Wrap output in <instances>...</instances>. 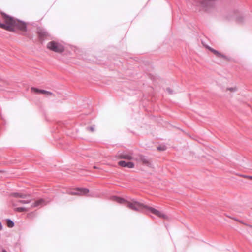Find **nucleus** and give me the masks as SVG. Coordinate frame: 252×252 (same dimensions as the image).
<instances>
[{
	"mask_svg": "<svg viewBox=\"0 0 252 252\" xmlns=\"http://www.w3.org/2000/svg\"><path fill=\"white\" fill-rule=\"evenodd\" d=\"M7 226L9 228H12L14 226V222L10 219L6 220Z\"/></svg>",
	"mask_w": 252,
	"mask_h": 252,
	"instance_id": "4468645a",
	"label": "nucleus"
},
{
	"mask_svg": "<svg viewBox=\"0 0 252 252\" xmlns=\"http://www.w3.org/2000/svg\"><path fill=\"white\" fill-rule=\"evenodd\" d=\"M94 168H95V169H97V167H96L95 166H94Z\"/></svg>",
	"mask_w": 252,
	"mask_h": 252,
	"instance_id": "b1692460",
	"label": "nucleus"
},
{
	"mask_svg": "<svg viewBox=\"0 0 252 252\" xmlns=\"http://www.w3.org/2000/svg\"><path fill=\"white\" fill-rule=\"evenodd\" d=\"M2 252H7V251L5 249H2Z\"/></svg>",
	"mask_w": 252,
	"mask_h": 252,
	"instance_id": "5701e85b",
	"label": "nucleus"
},
{
	"mask_svg": "<svg viewBox=\"0 0 252 252\" xmlns=\"http://www.w3.org/2000/svg\"><path fill=\"white\" fill-rule=\"evenodd\" d=\"M242 18H241V17H238V18H237V21H239V22H242V20L241 19Z\"/></svg>",
	"mask_w": 252,
	"mask_h": 252,
	"instance_id": "412c9836",
	"label": "nucleus"
},
{
	"mask_svg": "<svg viewBox=\"0 0 252 252\" xmlns=\"http://www.w3.org/2000/svg\"><path fill=\"white\" fill-rule=\"evenodd\" d=\"M14 210L15 211L18 212H22L27 211V209L26 208L22 207L16 208Z\"/></svg>",
	"mask_w": 252,
	"mask_h": 252,
	"instance_id": "2eb2a0df",
	"label": "nucleus"
},
{
	"mask_svg": "<svg viewBox=\"0 0 252 252\" xmlns=\"http://www.w3.org/2000/svg\"><path fill=\"white\" fill-rule=\"evenodd\" d=\"M249 178L250 179H252V176H249Z\"/></svg>",
	"mask_w": 252,
	"mask_h": 252,
	"instance_id": "393cba45",
	"label": "nucleus"
},
{
	"mask_svg": "<svg viewBox=\"0 0 252 252\" xmlns=\"http://www.w3.org/2000/svg\"><path fill=\"white\" fill-rule=\"evenodd\" d=\"M113 201H116L120 204H125L128 208L137 212H143L145 210L146 212H150L159 217L163 219H167V217L158 210L152 207H149L142 203L137 201L135 200H132L131 202L125 200L123 198H121L117 196H113L111 197Z\"/></svg>",
	"mask_w": 252,
	"mask_h": 252,
	"instance_id": "f257e3e1",
	"label": "nucleus"
},
{
	"mask_svg": "<svg viewBox=\"0 0 252 252\" xmlns=\"http://www.w3.org/2000/svg\"><path fill=\"white\" fill-rule=\"evenodd\" d=\"M117 157L120 159H125L127 160H134V157L132 156L131 152L126 151H119L117 153Z\"/></svg>",
	"mask_w": 252,
	"mask_h": 252,
	"instance_id": "423d86ee",
	"label": "nucleus"
},
{
	"mask_svg": "<svg viewBox=\"0 0 252 252\" xmlns=\"http://www.w3.org/2000/svg\"><path fill=\"white\" fill-rule=\"evenodd\" d=\"M46 204L45 201L43 199H40L36 200L35 202L33 203L31 206L32 207H36Z\"/></svg>",
	"mask_w": 252,
	"mask_h": 252,
	"instance_id": "9b49d317",
	"label": "nucleus"
},
{
	"mask_svg": "<svg viewBox=\"0 0 252 252\" xmlns=\"http://www.w3.org/2000/svg\"><path fill=\"white\" fill-rule=\"evenodd\" d=\"M157 149L159 151H164L166 149L165 146H159L157 147Z\"/></svg>",
	"mask_w": 252,
	"mask_h": 252,
	"instance_id": "6ab92c4d",
	"label": "nucleus"
},
{
	"mask_svg": "<svg viewBox=\"0 0 252 252\" xmlns=\"http://www.w3.org/2000/svg\"><path fill=\"white\" fill-rule=\"evenodd\" d=\"M2 225L1 222L0 221V230H2Z\"/></svg>",
	"mask_w": 252,
	"mask_h": 252,
	"instance_id": "4be33fe9",
	"label": "nucleus"
},
{
	"mask_svg": "<svg viewBox=\"0 0 252 252\" xmlns=\"http://www.w3.org/2000/svg\"><path fill=\"white\" fill-rule=\"evenodd\" d=\"M47 46L49 49L57 53H62L64 49L63 45L54 41L49 42Z\"/></svg>",
	"mask_w": 252,
	"mask_h": 252,
	"instance_id": "20e7f679",
	"label": "nucleus"
},
{
	"mask_svg": "<svg viewBox=\"0 0 252 252\" xmlns=\"http://www.w3.org/2000/svg\"><path fill=\"white\" fill-rule=\"evenodd\" d=\"M237 89L236 87H230L226 89L227 91H230L232 92H235L237 91Z\"/></svg>",
	"mask_w": 252,
	"mask_h": 252,
	"instance_id": "a211bd4d",
	"label": "nucleus"
},
{
	"mask_svg": "<svg viewBox=\"0 0 252 252\" xmlns=\"http://www.w3.org/2000/svg\"><path fill=\"white\" fill-rule=\"evenodd\" d=\"M89 190L87 188H77L73 190L68 192V194L71 195H86Z\"/></svg>",
	"mask_w": 252,
	"mask_h": 252,
	"instance_id": "0eeeda50",
	"label": "nucleus"
},
{
	"mask_svg": "<svg viewBox=\"0 0 252 252\" xmlns=\"http://www.w3.org/2000/svg\"><path fill=\"white\" fill-rule=\"evenodd\" d=\"M134 160L141 162L145 165L147 166H150L151 165V159L147 156L139 154L134 156Z\"/></svg>",
	"mask_w": 252,
	"mask_h": 252,
	"instance_id": "39448f33",
	"label": "nucleus"
},
{
	"mask_svg": "<svg viewBox=\"0 0 252 252\" xmlns=\"http://www.w3.org/2000/svg\"><path fill=\"white\" fill-rule=\"evenodd\" d=\"M31 202V200H19L18 202L22 204H28L30 203Z\"/></svg>",
	"mask_w": 252,
	"mask_h": 252,
	"instance_id": "f3484780",
	"label": "nucleus"
},
{
	"mask_svg": "<svg viewBox=\"0 0 252 252\" xmlns=\"http://www.w3.org/2000/svg\"><path fill=\"white\" fill-rule=\"evenodd\" d=\"M207 48L211 51L217 57L226 60L227 59V57L223 55L220 53L219 51H218L216 50H215L214 49L209 47L207 46Z\"/></svg>",
	"mask_w": 252,
	"mask_h": 252,
	"instance_id": "1a4fd4ad",
	"label": "nucleus"
},
{
	"mask_svg": "<svg viewBox=\"0 0 252 252\" xmlns=\"http://www.w3.org/2000/svg\"><path fill=\"white\" fill-rule=\"evenodd\" d=\"M37 33L40 38H43L48 35V33L46 30L43 29H38Z\"/></svg>",
	"mask_w": 252,
	"mask_h": 252,
	"instance_id": "f8f14e48",
	"label": "nucleus"
},
{
	"mask_svg": "<svg viewBox=\"0 0 252 252\" xmlns=\"http://www.w3.org/2000/svg\"><path fill=\"white\" fill-rule=\"evenodd\" d=\"M86 129L88 131H91L92 132H93L94 131V130H95V127H94V126H89V127H87L86 128Z\"/></svg>",
	"mask_w": 252,
	"mask_h": 252,
	"instance_id": "dca6fc26",
	"label": "nucleus"
},
{
	"mask_svg": "<svg viewBox=\"0 0 252 252\" xmlns=\"http://www.w3.org/2000/svg\"><path fill=\"white\" fill-rule=\"evenodd\" d=\"M166 91L169 94H174V91L170 88H166Z\"/></svg>",
	"mask_w": 252,
	"mask_h": 252,
	"instance_id": "aec40b11",
	"label": "nucleus"
},
{
	"mask_svg": "<svg viewBox=\"0 0 252 252\" xmlns=\"http://www.w3.org/2000/svg\"><path fill=\"white\" fill-rule=\"evenodd\" d=\"M118 165L123 167H127L128 168H133L134 167V164L133 162L129 161L126 162L124 160H121L119 161Z\"/></svg>",
	"mask_w": 252,
	"mask_h": 252,
	"instance_id": "6e6552de",
	"label": "nucleus"
},
{
	"mask_svg": "<svg viewBox=\"0 0 252 252\" xmlns=\"http://www.w3.org/2000/svg\"><path fill=\"white\" fill-rule=\"evenodd\" d=\"M32 91L37 93L44 94L48 95H54V94L51 92L44 90L39 89L34 87L31 88Z\"/></svg>",
	"mask_w": 252,
	"mask_h": 252,
	"instance_id": "9d476101",
	"label": "nucleus"
},
{
	"mask_svg": "<svg viewBox=\"0 0 252 252\" xmlns=\"http://www.w3.org/2000/svg\"><path fill=\"white\" fill-rule=\"evenodd\" d=\"M9 24L14 25V27L19 30L24 32L27 31V25L25 22L15 19L13 17L9 18Z\"/></svg>",
	"mask_w": 252,
	"mask_h": 252,
	"instance_id": "7ed1b4c3",
	"label": "nucleus"
},
{
	"mask_svg": "<svg viewBox=\"0 0 252 252\" xmlns=\"http://www.w3.org/2000/svg\"><path fill=\"white\" fill-rule=\"evenodd\" d=\"M11 195L16 198H26L27 196H29V194H26L22 193L14 192L11 194Z\"/></svg>",
	"mask_w": 252,
	"mask_h": 252,
	"instance_id": "ddd939ff",
	"label": "nucleus"
},
{
	"mask_svg": "<svg viewBox=\"0 0 252 252\" xmlns=\"http://www.w3.org/2000/svg\"><path fill=\"white\" fill-rule=\"evenodd\" d=\"M1 14L4 20L5 24L2 23L0 22V28H2L3 29L6 30L9 32H14L15 29L13 27H14V25L9 23V18H12V17L10 16L9 15H7L6 14H5L3 12H1Z\"/></svg>",
	"mask_w": 252,
	"mask_h": 252,
	"instance_id": "f03ea898",
	"label": "nucleus"
}]
</instances>
